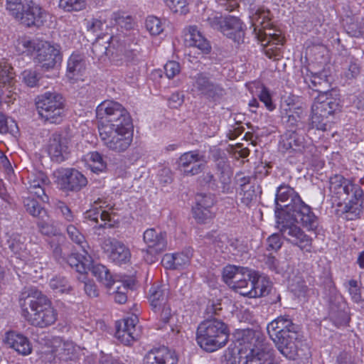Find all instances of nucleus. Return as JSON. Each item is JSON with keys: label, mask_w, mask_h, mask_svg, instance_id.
<instances>
[{"label": "nucleus", "mask_w": 364, "mask_h": 364, "mask_svg": "<svg viewBox=\"0 0 364 364\" xmlns=\"http://www.w3.org/2000/svg\"><path fill=\"white\" fill-rule=\"evenodd\" d=\"M275 215L280 232L287 240L298 246L302 251L311 252L312 239L295 223L307 230H315L318 219L311 208L306 204L298 193L289 186L281 185L276 195Z\"/></svg>", "instance_id": "1"}, {"label": "nucleus", "mask_w": 364, "mask_h": 364, "mask_svg": "<svg viewBox=\"0 0 364 364\" xmlns=\"http://www.w3.org/2000/svg\"><path fill=\"white\" fill-rule=\"evenodd\" d=\"M97 118L105 119L98 127L100 137L109 149L123 152L133 141L132 119L127 109L114 100L102 102L96 109Z\"/></svg>", "instance_id": "2"}, {"label": "nucleus", "mask_w": 364, "mask_h": 364, "mask_svg": "<svg viewBox=\"0 0 364 364\" xmlns=\"http://www.w3.org/2000/svg\"><path fill=\"white\" fill-rule=\"evenodd\" d=\"M21 315L31 326L45 328L58 320V313L51 300L38 289H31L28 295L19 299Z\"/></svg>", "instance_id": "3"}, {"label": "nucleus", "mask_w": 364, "mask_h": 364, "mask_svg": "<svg viewBox=\"0 0 364 364\" xmlns=\"http://www.w3.org/2000/svg\"><path fill=\"white\" fill-rule=\"evenodd\" d=\"M270 338L279 351L289 359H294L297 352L296 341L299 338L298 326L289 316H280L267 326Z\"/></svg>", "instance_id": "4"}, {"label": "nucleus", "mask_w": 364, "mask_h": 364, "mask_svg": "<svg viewBox=\"0 0 364 364\" xmlns=\"http://www.w3.org/2000/svg\"><path fill=\"white\" fill-rule=\"evenodd\" d=\"M269 16V11H257L252 18V26L265 55L269 59L278 60L282 56L284 37L280 32H271L272 22Z\"/></svg>", "instance_id": "5"}, {"label": "nucleus", "mask_w": 364, "mask_h": 364, "mask_svg": "<svg viewBox=\"0 0 364 364\" xmlns=\"http://www.w3.org/2000/svg\"><path fill=\"white\" fill-rule=\"evenodd\" d=\"M330 189L333 193L346 196L343 200H348V202L341 212L346 214L347 220H352L360 217L363 210L364 193L359 185L342 175L336 174L330 178Z\"/></svg>", "instance_id": "6"}, {"label": "nucleus", "mask_w": 364, "mask_h": 364, "mask_svg": "<svg viewBox=\"0 0 364 364\" xmlns=\"http://www.w3.org/2000/svg\"><path fill=\"white\" fill-rule=\"evenodd\" d=\"M229 336L230 330L225 322L217 318L207 319L198 325L196 341L204 351L213 353L225 346Z\"/></svg>", "instance_id": "7"}, {"label": "nucleus", "mask_w": 364, "mask_h": 364, "mask_svg": "<svg viewBox=\"0 0 364 364\" xmlns=\"http://www.w3.org/2000/svg\"><path fill=\"white\" fill-rule=\"evenodd\" d=\"M329 91L318 95L311 105L310 127L324 132L327 130L328 118L336 111L338 103Z\"/></svg>", "instance_id": "8"}, {"label": "nucleus", "mask_w": 364, "mask_h": 364, "mask_svg": "<svg viewBox=\"0 0 364 364\" xmlns=\"http://www.w3.org/2000/svg\"><path fill=\"white\" fill-rule=\"evenodd\" d=\"M279 144L282 150L289 154L291 164L310 158L316 149L311 143L305 141L304 138L296 132H287L282 136Z\"/></svg>", "instance_id": "9"}, {"label": "nucleus", "mask_w": 364, "mask_h": 364, "mask_svg": "<svg viewBox=\"0 0 364 364\" xmlns=\"http://www.w3.org/2000/svg\"><path fill=\"white\" fill-rule=\"evenodd\" d=\"M39 115L50 123H60L64 114V100L61 95L46 92L36 103Z\"/></svg>", "instance_id": "10"}, {"label": "nucleus", "mask_w": 364, "mask_h": 364, "mask_svg": "<svg viewBox=\"0 0 364 364\" xmlns=\"http://www.w3.org/2000/svg\"><path fill=\"white\" fill-rule=\"evenodd\" d=\"M148 299L151 309L163 324L169 323L172 311L168 303V290L162 285L153 284L149 289Z\"/></svg>", "instance_id": "11"}, {"label": "nucleus", "mask_w": 364, "mask_h": 364, "mask_svg": "<svg viewBox=\"0 0 364 364\" xmlns=\"http://www.w3.org/2000/svg\"><path fill=\"white\" fill-rule=\"evenodd\" d=\"M36 46L32 57L34 63L42 70L48 71L53 69L58 62L62 61V55L58 46L43 40H39Z\"/></svg>", "instance_id": "12"}, {"label": "nucleus", "mask_w": 364, "mask_h": 364, "mask_svg": "<svg viewBox=\"0 0 364 364\" xmlns=\"http://www.w3.org/2000/svg\"><path fill=\"white\" fill-rule=\"evenodd\" d=\"M26 237L18 233H13L9 237L7 242L11 252L13 253L11 257L15 259L14 268L15 272L23 269L26 265H32L36 258L27 249Z\"/></svg>", "instance_id": "13"}, {"label": "nucleus", "mask_w": 364, "mask_h": 364, "mask_svg": "<svg viewBox=\"0 0 364 364\" xmlns=\"http://www.w3.org/2000/svg\"><path fill=\"white\" fill-rule=\"evenodd\" d=\"M143 240L146 245L144 259L148 263H154L156 261V255L164 252L167 248V233L165 231H158L151 228L146 230L143 234Z\"/></svg>", "instance_id": "14"}, {"label": "nucleus", "mask_w": 364, "mask_h": 364, "mask_svg": "<svg viewBox=\"0 0 364 364\" xmlns=\"http://www.w3.org/2000/svg\"><path fill=\"white\" fill-rule=\"evenodd\" d=\"M102 249L107 258L115 264H125L131 259L129 247L115 238H105L102 243Z\"/></svg>", "instance_id": "15"}, {"label": "nucleus", "mask_w": 364, "mask_h": 364, "mask_svg": "<svg viewBox=\"0 0 364 364\" xmlns=\"http://www.w3.org/2000/svg\"><path fill=\"white\" fill-rule=\"evenodd\" d=\"M48 16V13L46 10L33 1H30L26 4L25 8L16 19L26 27L39 28L47 21Z\"/></svg>", "instance_id": "16"}, {"label": "nucleus", "mask_w": 364, "mask_h": 364, "mask_svg": "<svg viewBox=\"0 0 364 364\" xmlns=\"http://www.w3.org/2000/svg\"><path fill=\"white\" fill-rule=\"evenodd\" d=\"M58 173V183L63 190L78 191L87 183V178L75 168H61Z\"/></svg>", "instance_id": "17"}, {"label": "nucleus", "mask_w": 364, "mask_h": 364, "mask_svg": "<svg viewBox=\"0 0 364 364\" xmlns=\"http://www.w3.org/2000/svg\"><path fill=\"white\" fill-rule=\"evenodd\" d=\"M138 322L136 316H132L118 321L116 323L115 337L124 345H131L139 337V331L136 329Z\"/></svg>", "instance_id": "18"}, {"label": "nucleus", "mask_w": 364, "mask_h": 364, "mask_svg": "<svg viewBox=\"0 0 364 364\" xmlns=\"http://www.w3.org/2000/svg\"><path fill=\"white\" fill-rule=\"evenodd\" d=\"M193 257V249L185 247L180 252L165 254L161 259V264L166 269H183L190 265Z\"/></svg>", "instance_id": "19"}, {"label": "nucleus", "mask_w": 364, "mask_h": 364, "mask_svg": "<svg viewBox=\"0 0 364 364\" xmlns=\"http://www.w3.org/2000/svg\"><path fill=\"white\" fill-rule=\"evenodd\" d=\"M99 203L95 201L92 207L84 213V218L87 221L97 224L99 218L103 223L99 225L98 228H107L114 227L118 223V218L113 212L102 210V206L98 207Z\"/></svg>", "instance_id": "20"}, {"label": "nucleus", "mask_w": 364, "mask_h": 364, "mask_svg": "<svg viewBox=\"0 0 364 364\" xmlns=\"http://www.w3.org/2000/svg\"><path fill=\"white\" fill-rule=\"evenodd\" d=\"M4 343L9 348L23 356L28 355L33 351V346L28 338L16 331H6L4 335Z\"/></svg>", "instance_id": "21"}, {"label": "nucleus", "mask_w": 364, "mask_h": 364, "mask_svg": "<svg viewBox=\"0 0 364 364\" xmlns=\"http://www.w3.org/2000/svg\"><path fill=\"white\" fill-rule=\"evenodd\" d=\"M178 360L175 351L164 346L150 349L143 358L144 364H176Z\"/></svg>", "instance_id": "22"}, {"label": "nucleus", "mask_w": 364, "mask_h": 364, "mask_svg": "<svg viewBox=\"0 0 364 364\" xmlns=\"http://www.w3.org/2000/svg\"><path fill=\"white\" fill-rule=\"evenodd\" d=\"M50 183V179L45 173L37 171L32 173L28 180V195L36 196L43 203H48L49 197L46 193V187Z\"/></svg>", "instance_id": "23"}, {"label": "nucleus", "mask_w": 364, "mask_h": 364, "mask_svg": "<svg viewBox=\"0 0 364 364\" xmlns=\"http://www.w3.org/2000/svg\"><path fill=\"white\" fill-rule=\"evenodd\" d=\"M245 26L242 21L234 16H225V21L221 33L235 43L244 42Z\"/></svg>", "instance_id": "24"}, {"label": "nucleus", "mask_w": 364, "mask_h": 364, "mask_svg": "<svg viewBox=\"0 0 364 364\" xmlns=\"http://www.w3.org/2000/svg\"><path fill=\"white\" fill-rule=\"evenodd\" d=\"M191 91L214 97L221 95L223 89L219 85L210 82L204 73H199L193 77Z\"/></svg>", "instance_id": "25"}, {"label": "nucleus", "mask_w": 364, "mask_h": 364, "mask_svg": "<svg viewBox=\"0 0 364 364\" xmlns=\"http://www.w3.org/2000/svg\"><path fill=\"white\" fill-rule=\"evenodd\" d=\"M199 161L205 162L204 155L200 154L198 150L185 152L179 158V165L184 168V173L187 176L197 175L203 171V164H196L190 169H186L191 164Z\"/></svg>", "instance_id": "26"}, {"label": "nucleus", "mask_w": 364, "mask_h": 364, "mask_svg": "<svg viewBox=\"0 0 364 364\" xmlns=\"http://www.w3.org/2000/svg\"><path fill=\"white\" fill-rule=\"evenodd\" d=\"M90 249L82 251V254L73 252L67 259L68 264L78 272L83 279L87 278V274L90 269V265L92 262V257L89 254Z\"/></svg>", "instance_id": "27"}, {"label": "nucleus", "mask_w": 364, "mask_h": 364, "mask_svg": "<svg viewBox=\"0 0 364 364\" xmlns=\"http://www.w3.org/2000/svg\"><path fill=\"white\" fill-rule=\"evenodd\" d=\"M50 343L52 353L60 359L71 360L76 353L77 346L71 341H64L61 337L54 336Z\"/></svg>", "instance_id": "28"}, {"label": "nucleus", "mask_w": 364, "mask_h": 364, "mask_svg": "<svg viewBox=\"0 0 364 364\" xmlns=\"http://www.w3.org/2000/svg\"><path fill=\"white\" fill-rule=\"evenodd\" d=\"M272 287V283L267 277L253 275L250 283V289L242 294L249 298H257L267 295Z\"/></svg>", "instance_id": "29"}, {"label": "nucleus", "mask_w": 364, "mask_h": 364, "mask_svg": "<svg viewBox=\"0 0 364 364\" xmlns=\"http://www.w3.org/2000/svg\"><path fill=\"white\" fill-rule=\"evenodd\" d=\"M185 40L189 46L196 47L203 53H208L211 50L208 41L201 34L196 26H189L186 28Z\"/></svg>", "instance_id": "30"}, {"label": "nucleus", "mask_w": 364, "mask_h": 364, "mask_svg": "<svg viewBox=\"0 0 364 364\" xmlns=\"http://www.w3.org/2000/svg\"><path fill=\"white\" fill-rule=\"evenodd\" d=\"M85 63L80 54L73 53L67 62L66 76L71 82L82 80Z\"/></svg>", "instance_id": "31"}, {"label": "nucleus", "mask_w": 364, "mask_h": 364, "mask_svg": "<svg viewBox=\"0 0 364 364\" xmlns=\"http://www.w3.org/2000/svg\"><path fill=\"white\" fill-rule=\"evenodd\" d=\"M304 81L310 89L318 94L324 92L322 88L329 87L328 76L324 71L313 73L307 68L304 74Z\"/></svg>", "instance_id": "32"}, {"label": "nucleus", "mask_w": 364, "mask_h": 364, "mask_svg": "<svg viewBox=\"0 0 364 364\" xmlns=\"http://www.w3.org/2000/svg\"><path fill=\"white\" fill-rule=\"evenodd\" d=\"M237 334L238 337L235 342V347L237 352L239 350L246 353L257 350L255 348L258 341L255 331L250 328L243 329Z\"/></svg>", "instance_id": "33"}, {"label": "nucleus", "mask_w": 364, "mask_h": 364, "mask_svg": "<svg viewBox=\"0 0 364 364\" xmlns=\"http://www.w3.org/2000/svg\"><path fill=\"white\" fill-rule=\"evenodd\" d=\"M42 203H44L36 196H31L30 195L23 200L26 210L30 215L38 218L43 217L48 219V212L42 206Z\"/></svg>", "instance_id": "34"}, {"label": "nucleus", "mask_w": 364, "mask_h": 364, "mask_svg": "<svg viewBox=\"0 0 364 364\" xmlns=\"http://www.w3.org/2000/svg\"><path fill=\"white\" fill-rule=\"evenodd\" d=\"M40 39H31L27 36H19L15 43V49L18 54H25L32 57L34 55L37 43Z\"/></svg>", "instance_id": "35"}, {"label": "nucleus", "mask_w": 364, "mask_h": 364, "mask_svg": "<svg viewBox=\"0 0 364 364\" xmlns=\"http://www.w3.org/2000/svg\"><path fill=\"white\" fill-rule=\"evenodd\" d=\"M262 353L259 350L253 352H242L239 350L238 351V363L235 358L233 360L228 359L226 364H263L262 360ZM268 364H279L278 363L269 362Z\"/></svg>", "instance_id": "36"}, {"label": "nucleus", "mask_w": 364, "mask_h": 364, "mask_svg": "<svg viewBox=\"0 0 364 364\" xmlns=\"http://www.w3.org/2000/svg\"><path fill=\"white\" fill-rule=\"evenodd\" d=\"M135 285L136 279L133 277L123 280L119 285L116 287V290L113 292L115 302L120 304H124L127 301L128 291L133 289Z\"/></svg>", "instance_id": "37"}, {"label": "nucleus", "mask_w": 364, "mask_h": 364, "mask_svg": "<svg viewBox=\"0 0 364 364\" xmlns=\"http://www.w3.org/2000/svg\"><path fill=\"white\" fill-rule=\"evenodd\" d=\"M91 272L97 280L106 286L107 288H110L114 285L113 277L105 265L102 264H93L91 267Z\"/></svg>", "instance_id": "38"}, {"label": "nucleus", "mask_w": 364, "mask_h": 364, "mask_svg": "<svg viewBox=\"0 0 364 364\" xmlns=\"http://www.w3.org/2000/svg\"><path fill=\"white\" fill-rule=\"evenodd\" d=\"M165 19L153 15L148 16L145 20V28L151 36H159L165 29Z\"/></svg>", "instance_id": "39"}, {"label": "nucleus", "mask_w": 364, "mask_h": 364, "mask_svg": "<svg viewBox=\"0 0 364 364\" xmlns=\"http://www.w3.org/2000/svg\"><path fill=\"white\" fill-rule=\"evenodd\" d=\"M87 165L94 173L103 172L107 168V164L102 156L97 151H92L87 154Z\"/></svg>", "instance_id": "40"}, {"label": "nucleus", "mask_w": 364, "mask_h": 364, "mask_svg": "<svg viewBox=\"0 0 364 364\" xmlns=\"http://www.w3.org/2000/svg\"><path fill=\"white\" fill-rule=\"evenodd\" d=\"M15 77L11 65L6 58H0V83L11 85Z\"/></svg>", "instance_id": "41"}, {"label": "nucleus", "mask_w": 364, "mask_h": 364, "mask_svg": "<svg viewBox=\"0 0 364 364\" xmlns=\"http://www.w3.org/2000/svg\"><path fill=\"white\" fill-rule=\"evenodd\" d=\"M242 271L248 272L247 267H237L235 265H228L223 269V278L224 282L228 285L231 284L237 279H239L240 274Z\"/></svg>", "instance_id": "42"}, {"label": "nucleus", "mask_w": 364, "mask_h": 364, "mask_svg": "<svg viewBox=\"0 0 364 364\" xmlns=\"http://www.w3.org/2000/svg\"><path fill=\"white\" fill-rule=\"evenodd\" d=\"M253 275L252 271L248 268V272L242 271L239 279H237L230 286L236 292L242 295V293L247 291V289L249 284L251 283Z\"/></svg>", "instance_id": "43"}, {"label": "nucleus", "mask_w": 364, "mask_h": 364, "mask_svg": "<svg viewBox=\"0 0 364 364\" xmlns=\"http://www.w3.org/2000/svg\"><path fill=\"white\" fill-rule=\"evenodd\" d=\"M111 23L128 31L132 28L134 21L131 16L127 15L125 12L119 11L112 14Z\"/></svg>", "instance_id": "44"}, {"label": "nucleus", "mask_w": 364, "mask_h": 364, "mask_svg": "<svg viewBox=\"0 0 364 364\" xmlns=\"http://www.w3.org/2000/svg\"><path fill=\"white\" fill-rule=\"evenodd\" d=\"M67 232L69 238L75 242L82 251H85L86 249H90V246L85 240L83 234L73 225H70L67 227Z\"/></svg>", "instance_id": "45"}, {"label": "nucleus", "mask_w": 364, "mask_h": 364, "mask_svg": "<svg viewBox=\"0 0 364 364\" xmlns=\"http://www.w3.org/2000/svg\"><path fill=\"white\" fill-rule=\"evenodd\" d=\"M49 286L55 294L69 293L72 289L68 281L62 276L53 277L49 282Z\"/></svg>", "instance_id": "46"}, {"label": "nucleus", "mask_w": 364, "mask_h": 364, "mask_svg": "<svg viewBox=\"0 0 364 364\" xmlns=\"http://www.w3.org/2000/svg\"><path fill=\"white\" fill-rule=\"evenodd\" d=\"M346 289L350 296L351 300L356 304L363 301L360 284L355 279H350L344 284Z\"/></svg>", "instance_id": "47"}, {"label": "nucleus", "mask_w": 364, "mask_h": 364, "mask_svg": "<svg viewBox=\"0 0 364 364\" xmlns=\"http://www.w3.org/2000/svg\"><path fill=\"white\" fill-rule=\"evenodd\" d=\"M192 210L193 218L198 223H207L215 217V213L210 209L193 207Z\"/></svg>", "instance_id": "48"}, {"label": "nucleus", "mask_w": 364, "mask_h": 364, "mask_svg": "<svg viewBox=\"0 0 364 364\" xmlns=\"http://www.w3.org/2000/svg\"><path fill=\"white\" fill-rule=\"evenodd\" d=\"M169 9L175 14L185 15L189 12L186 0H163Z\"/></svg>", "instance_id": "49"}, {"label": "nucleus", "mask_w": 364, "mask_h": 364, "mask_svg": "<svg viewBox=\"0 0 364 364\" xmlns=\"http://www.w3.org/2000/svg\"><path fill=\"white\" fill-rule=\"evenodd\" d=\"M59 7L65 11H79L86 7L85 0H60Z\"/></svg>", "instance_id": "50"}, {"label": "nucleus", "mask_w": 364, "mask_h": 364, "mask_svg": "<svg viewBox=\"0 0 364 364\" xmlns=\"http://www.w3.org/2000/svg\"><path fill=\"white\" fill-rule=\"evenodd\" d=\"M40 232L45 235H55L58 233L56 228L50 223V216L48 219L41 217L37 223Z\"/></svg>", "instance_id": "51"}, {"label": "nucleus", "mask_w": 364, "mask_h": 364, "mask_svg": "<svg viewBox=\"0 0 364 364\" xmlns=\"http://www.w3.org/2000/svg\"><path fill=\"white\" fill-rule=\"evenodd\" d=\"M23 82L30 87H34L38 85L39 81L38 73L36 70L27 69L21 73Z\"/></svg>", "instance_id": "52"}, {"label": "nucleus", "mask_w": 364, "mask_h": 364, "mask_svg": "<svg viewBox=\"0 0 364 364\" xmlns=\"http://www.w3.org/2000/svg\"><path fill=\"white\" fill-rule=\"evenodd\" d=\"M225 17H223L220 13L213 12L208 17L206 21L208 25L214 30L221 32L223 29Z\"/></svg>", "instance_id": "53"}, {"label": "nucleus", "mask_w": 364, "mask_h": 364, "mask_svg": "<svg viewBox=\"0 0 364 364\" xmlns=\"http://www.w3.org/2000/svg\"><path fill=\"white\" fill-rule=\"evenodd\" d=\"M25 6L26 4L22 3V0H6V8L16 19L19 16Z\"/></svg>", "instance_id": "54"}, {"label": "nucleus", "mask_w": 364, "mask_h": 364, "mask_svg": "<svg viewBox=\"0 0 364 364\" xmlns=\"http://www.w3.org/2000/svg\"><path fill=\"white\" fill-rule=\"evenodd\" d=\"M220 188L223 193H232L234 191V186L232 183V175L222 171L220 176Z\"/></svg>", "instance_id": "55"}, {"label": "nucleus", "mask_w": 364, "mask_h": 364, "mask_svg": "<svg viewBox=\"0 0 364 364\" xmlns=\"http://www.w3.org/2000/svg\"><path fill=\"white\" fill-rule=\"evenodd\" d=\"M214 204L215 198L212 195L200 193L196 196V204L194 207L211 210Z\"/></svg>", "instance_id": "56"}, {"label": "nucleus", "mask_w": 364, "mask_h": 364, "mask_svg": "<svg viewBox=\"0 0 364 364\" xmlns=\"http://www.w3.org/2000/svg\"><path fill=\"white\" fill-rule=\"evenodd\" d=\"M283 241L278 233H273L267 239V250L268 251H278L282 246Z\"/></svg>", "instance_id": "57"}, {"label": "nucleus", "mask_w": 364, "mask_h": 364, "mask_svg": "<svg viewBox=\"0 0 364 364\" xmlns=\"http://www.w3.org/2000/svg\"><path fill=\"white\" fill-rule=\"evenodd\" d=\"M259 100L264 103L267 109L273 111L275 109V105L272 102V95L266 87H262L259 95Z\"/></svg>", "instance_id": "58"}, {"label": "nucleus", "mask_w": 364, "mask_h": 364, "mask_svg": "<svg viewBox=\"0 0 364 364\" xmlns=\"http://www.w3.org/2000/svg\"><path fill=\"white\" fill-rule=\"evenodd\" d=\"M180 71V64L176 61L170 60L164 65L165 75L169 79L173 78L176 75H178Z\"/></svg>", "instance_id": "59"}, {"label": "nucleus", "mask_w": 364, "mask_h": 364, "mask_svg": "<svg viewBox=\"0 0 364 364\" xmlns=\"http://www.w3.org/2000/svg\"><path fill=\"white\" fill-rule=\"evenodd\" d=\"M79 279H82L85 283L84 289L88 296L97 297L98 296V289L94 282L90 280L85 281V279H83V277H79Z\"/></svg>", "instance_id": "60"}, {"label": "nucleus", "mask_w": 364, "mask_h": 364, "mask_svg": "<svg viewBox=\"0 0 364 364\" xmlns=\"http://www.w3.org/2000/svg\"><path fill=\"white\" fill-rule=\"evenodd\" d=\"M183 95L179 92H173L168 99V107L172 109H177L182 105L184 101Z\"/></svg>", "instance_id": "61"}, {"label": "nucleus", "mask_w": 364, "mask_h": 364, "mask_svg": "<svg viewBox=\"0 0 364 364\" xmlns=\"http://www.w3.org/2000/svg\"><path fill=\"white\" fill-rule=\"evenodd\" d=\"M333 319L339 325H346L350 321V316L348 312V308L343 309L340 312H338L334 316Z\"/></svg>", "instance_id": "62"}, {"label": "nucleus", "mask_w": 364, "mask_h": 364, "mask_svg": "<svg viewBox=\"0 0 364 364\" xmlns=\"http://www.w3.org/2000/svg\"><path fill=\"white\" fill-rule=\"evenodd\" d=\"M217 2L219 6L229 12L233 11L239 7L237 0H217Z\"/></svg>", "instance_id": "63"}, {"label": "nucleus", "mask_w": 364, "mask_h": 364, "mask_svg": "<svg viewBox=\"0 0 364 364\" xmlns=\"http://www.w3.org/2000/svg\"><path fill=\"white\" fill-rule=\"evenodd\" d=\"M58 208L60 210V212L67 221L71 222L74 220V215L70 208L65 203L59 202Z\"/></svg>", "instance_id": "64"}]
</instances>
